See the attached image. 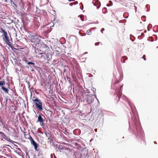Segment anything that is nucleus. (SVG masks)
I'll return each mask as SVG.
<instances>
[{
    "instance_id": "1",
    "label": "nucleus",
    "mask_w": 158,
    "mask_h": 158,
    "mask_svg": "<svg viewBox=\"0 0 158 158\" xmlns=\"http://www.w3.org/2000/svg\"><path fill=\"white\" fill-rule=\"evenodd\" d=\"M29 37L30 38L31 42L33 44L36 46L40 42L41 39L40 38V36L37 35L33 34L32 35H30Z\"/></svg>"
},
{
    "instance_id": "2",
    "label": "nucleus",
    "mask_w": 158,
    "mask_h": 158,
    "mask_svg": "<svg viewBox=\"0 0 158 158\" xmlns=\"http://www.w3.org/2000/svg\"><path fill=\"white\" fill-rule=\"evenodd\" d=\"M32 101L35 104V107L39 110L42 111L43 109L42 107V103L41 101L39 100L38 98L33 99Z\"/></svg>"
},
{
    "instance_id": "3",
    "label": "nucleus",
    "mask_w": 158,
    "mask_h": 158,
    "mask_svg": "<svg viewBox=\"0 0 158 158\" xmlns=\"http://www.w3.org/2000/svg\"><path fill=\"white\" fill-rule=\"evenodd\" d=\"M84 102L87 103L88 104L91 103L93 102L92 97L90 95L87 94L85 96Z\"/></svg>"
},
{
    "instance_id": "4",
    "label": "nucleus",
    "mask_w": 158,
    "mask_h": 158,
    "mask_svg": "<svg viewBox=\"0 0 158 158\" xmlns=\"http://www.w3.org/2000/svg\"><path fill=\"white\" fill-rule=\"evenodd\" d=\"M0 30H1V32H3L4 33L6 43L8 45H10V42L9 41V38L7 36V34L6 31L2 28H0Z\"/></svg>"
},
{
    "instance_id": "5",
    "label": "nucleus",
    "mask_w": 158,
    "mask_h": 158,
    "mask_svg": "<svg viewBox=\"0 0 158 158\" xmlns=\"http://www.w3.org/2000/svg\"><path fill=\"white\" fill-rule=\"evenodd\" d=\"M28 135L29 136L28 138L31 140V144L34 146L35 149L36 150L38 148V144L33 140L29 134H28Z\"/></svg>"
},
{
    "instance_id": "6",
    "label": "nucleus",
    "mask_w": 158,
    "mask_h": 158,
    "mask_svg": "<svg viewBox=\"0 0 158 158\" xmlns=\"http://www.w3.org/2000/svg\"><path fill=\"white\" fill-rule=\"evenodd\" d=\"M92 3L94 6L97 7V9H98L101 6V3L98 0H93Z\"/></svg>"
},
{
    "instance_id": "7",
    "label": "nucleus",
    "mask_w": 158,
    "mask_h": 158,
    "mask_svg": "<svg viewBox=\"0 0 158 158\" xmlns=\"http://www.w3.org/2000/svg\"><path fill=\"white\" fill-rule=\"evenodd\" d=\"M41 114H39V115L38 117L37 122H39L40 123V124L42 126L44 124V121L43 118L41 117Z\"/></svg>"
},
{
    "instance_id": "8",
    "label": "nucleus",
    "mask_w": 158,
    "mask_h": 158,
    "mask_svg": "<svg viewBox=\"0 0 158 158\" xmlns=\"http://www.w3.org/2000/svg\"><path fill=\"white\" fill-rule=\"evenodd\" d=\"M1 89H2L7 94L8 93L9 90L7 88L5 87L4 86H2Z\"/></svg>"
},
{
    "instance_id": "9",
    "label": "nucleus",
    "mask_w": 158,
    "mask_h": 158,
    "mask_svg": "<svg viewBox=\"0 0 158 158\" xmlns=\"http://www.w3.org/2000/svg\"><path fill=\"white\" fill-rule=\"evenodd\" d=\"M127 59V57L126 56H123V57L121 59V62L123 63H125V61Z\"/></svg>"
},
{
    "instance_id": "10",
    "label": "nucleus",
    "mask_w": 158,
    "mask_h": 158,
    "mask_svg": "<svg viewBox=\"0 0 158 158\" xmlns=\"http://www.w3.org/2000/svg\"><path fill=\"white\" fill-rule=\"evenodd\" d=\"M45 134L47 137L48 139H49L50 137V134L46 131L45 132Z\"/></svg>"
},
{
    "instance_id": "11",
    "label": "nucleus",
    "mask_w": 158,
    "mask_h": 158,
    "mask_svg": "<svg viewBox=\"0 0 158 158\" xmlns=\"http://www.w3.org/2000/svg\"><path fill=\"white\" fill-rule=\"evenodd\" d=\"M5 82L4 79H3L2 81H0V86H3L2 85H5Z\"/></svg>"
},
{
    "instance_id": "12",
    "label": "nucleus",
    "mask_w": 158,
    "mask_h": 158,
    "mask_svg": "<svg viewBox=\"0 0 158 158\" xmlns=\"http://www.w3.org/2000/svg\"><path fill=\"white\" fill-rule=\"evenodd\" d=\"M38 54H39V55H40H40H41V56H40V57L39 56H37V55H36V56H36V57H38V58H42L43 57V55H42V54H43V53H38Z\"/></svg>"
},
{
    "instance_id": "13",
    "label": "nucleus",
    "mask_w": 158,
    "mask_h": 158,
    "mask_svg": "<svg viewBox=\"0 0 158 158\" xmlns=\"http://www.w3.org/2000/svg\"><path fill=\"white\" fill-rule=\"evenodd\" d=\"M27 64L28 65L32 64V65H33V66H34L35 65V63H34L33 62H28L27 63Z\"/></svg>"
},
{
    "instance_id": "14",
    "label": "nucleus",
    "mask_w": 158,
    "mask_h": 158,
    "mask_svg": "<svg viewBox=\"0 0 158 158\" xmlns=\"http://www.w3.org/2000/svg\"><path fill=\"white\" fill-rule=\"evenodd\" d=\"M91 90H92L93 92H94V94H95V92H95L96 91V89L94 88V87H92L91 88Z\"/></svg>"
},
{
    "instance_id": "15",
    "label": "nucleus",
    "mask_w": 158,
    "mask_h": 158,
    "mask_svg": "<svg viewBox=\"0 0 158 158\" xmlns=\"http://www.w3.org/2000/svg\"><path fill=\"white\" fill-rule=\"evenodd\" d=\"M9 1H10L11 2V4H13L16 6V4L12 0H8V2Z\"/></svg>"
},
{
    "instance_id": "16",
    "label": "nucleus",
    "mask_w": 158,
    "mask_h": 158,
    "mask_svg": "<svg viewBox=\"0 0 158 158\" xmlns=\"http://www.w3.org/2000/svg\"><path fill=\"white\" fill-rule=\"evenodd\" d=\"M116 98L118 102L120 99V96L119 95H117L116 97Z\"/></svg>"
},
{
    "instance_id": "17",
    "label": "nucleus",
    "mask_w": 158,
    "mask_h": 158,
    "mask_svg": "<svg viewBox=\"0 0 158 158\" xmlns=\"http://www.w3.org/2000/svg\"><path fill=\"white\" fill-rule=\"evenodd\" d=\"M119 81L118 80H117L116 81H115V82L113 83V85H115V84L119 83Z\"/></svg>"
},
{
    "instance_id": "18",
    "label": "nucleus",
    "mask_w": 158,
    "mask_h": 158,
    "mask_svg": "<svg viewBox=\"0 0 158 158\" xmlns=\"http://www.w3.org/2000/svg\"><path fill=\"white\" fill-rule=\"evenodd\" d=\"M80 19H81L82 21H83L84 20V17L82 16H81L80 17Z\"/></svg>"
},
{
    "instance_id": "19",
    "label": "nucleus",
    "mask_w": 158,
    "mask_h": 158,
    "mask_svg": "<svg viewBox=\"0 0 158 158\" xmlns=\"http://www.w3.org/2000/svg\"><path fill=\"white\" fill-rule=\"evenodd\" d=\"M142 58L144 60H146V56L145 55H143L142 57Z\"/></svg>"
},
{
    "instance_id": "20",
    "label": "nucleus",
    "mask_w": 158,
    "mask_h": 158,
    "mask_svg": "<svg viewBox=\"0 0 158 158\" xmlns=\"http://www.w3.org/2000/svg\"><path fill=\"white\" fill-rule=\"evenodd\" d=\"M0 135L2 136H3L4 135V134L3 132L0 131Z\"/></svg>"
},
{
    "instance_id": "21",
    "label": "nucleus",
    "mask_w": 158,
    "mask_h": 158,
    "mask_svg": "<svg viewBox=\"0 0 158 158\" xmlns=\"http://www.w3.org/2000/svg\"><path fill=\"white\" fill-rule=\"evenodd\" d=\"M89 32H91V31L89 30H88L86 31V33L87 34L89 33Z\"/></svg>"
},
{
    "instance_id": "22",
    "label": "nucleus",
    "mask_w": 158,
    "mask_h": 158,
    "mask_svg": "<svg viewBox=\"0 0 158 158\" xmlns=\"http://www.w3.org/2000/svg\"><path fill=\"white\" fill-rule=\"evenodd\" d=\"M99 42H97L95 43V45L96 46L98 45L99 44Z\"/></svg>"
},
{
    "instance_id": "23",
    "label": "nucleus",
    "mask_w": 158,
    "mask_h": 158,
    "mask_svg": "<svg viewBox=\"0 0 158 158\" xmlns=\"http://www.w3.org/2000/svg\"><path fill=\"white\" fill-rule=\"evenodd\" d=\"M4 1L6 2H8V0H4Z\"/></svg>"
},
{
    "instance_id": "24",
    "label": "nucleus",
    "mask_w": 158,
    "mask_h": 158,
    "mask_svg": "<svg viewBox=\"0 0 158 158\" xmlns=\"http://www.w3.org/2000/svg\"><path fill=\"white\" fill-rule=\"evenodd\" d=\"M26 135H26V134H25L24 136H25V137L26 138H27V137H26Z\"/></svg>"
},
{
    "instance_id": "25",
    "label": "nucleus",
    "mask_w": 158,
    "mask_h": 158,
    "mask_svg": "<svg viewBox=\"0 0 158 158\" xmlns=\"http://www.w3.org/2000/svg\"><path fill=\"white\" fill-rule=\"evenodd\" d=\"M35 53H37V51H35Z\"/></svg>"
},
{
    "instance_id": "26",
    "label": "nucleus",
    "mask_w": 158,
    "mask_h": 158,
    "mask_svg": "<svg viewBox=\"0 0 158 158\" xmlns=\"http://www.w3.org/2000/svg\"><path fill=\"white\" fill-rule=\"evenodd\" d=\"M28 85L30 84V82H28Z\"/></svg>"
},
{
    "instance_id": "27",
    "label": "nucleus",
    "mask_w": 158,
    "mask_h": 158,
    "mask_svg": "<svg viewBox=\"0 0 158 158\" xmlns=\"http://www.w3.org/2000/svg\"><path fill=\"white\" fill-rule=\"evenodd\" d=\"M154 143H156V141H155V142H154Z\"/></svg>"
},
{
    "instance_id": "28",
    "label": "nucleus",
    "mask_w": 158,
    "mask_h": 158,
    "mask_svg": "<svg viewBox=\"0 0 158 158\" xmlns=\"http://www.w3.org/2000/svg\"><path fill=\"white\" fill-rule=\"evenodd\" d=\"M1 151V150L0 149V152Z\"/></svg>"
},
{
    "instance_id": "29",
    "label": "nucleus",
    "mask_w": 158,
    "mask_h": 158,
    "mask_svg": "<svg viewBox=\"0 0 158 158\" xmlns=\"http://www.w3.org/2000/svg\"><path fill=\"white\" fill-rule=\"evenodd\" d=\"M146 31H144V32H146Z\"/></svg>"
},
{
    "instance_id": "30",
    "label": "nucleus",
    "mask_w": 158,
    "mask_h": 158,
    "mask_svg": "<svg viewBox=\"0 0 158 158\" xmlns=\"http://www.w3.org/2000/svg\"><path fill=\"white\" fill-rule=\"evenodd\" d=\"M8 86H9V84H8Z\"/></svg>"
},
{
    "instance_id": "31",
    "label": "nucleus",
    "mask_w": 158,
    "mask_h": 158,
    "mask_svg": "<svg viewBox=\"0 0 158 158\" xmlns=\"http://www.w3.org/2000/svg\"><path fill=\"white\" fill-rule=\"evenodd\" d=\"M122 87V86H121V87H120V88H121Z\"/></svg>"
}]
</instances>
